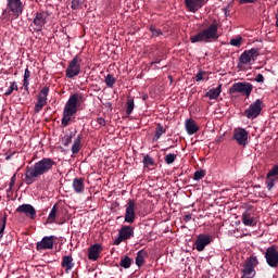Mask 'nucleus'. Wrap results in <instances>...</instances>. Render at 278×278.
<instances>
[{
  "instance_id": "45",
  "label": "nucleus",
  "mask_w": 278,
  "mask_h": 278,
  "mask_svg": "<svg viewBox=\"0 0 278 278\" xmlns=\"http://www.w3.org/2000/svg\"><path fill=\"white\" fill-rule=\"evenodd\" d=\"M255 81L257 84H264V75L257 74L256 77H255Z\"/></svg>"
},
{
  "instance_id": "8",
  "label": "nucleus",
  "mask_w": 278,
  "mask_h": 278,
  "mask_svg": "<svg viewBox=\"0 0 278 278\" xmlns=\"http://www.w3.org/2000/svg\"><path fill=\"white\" fill-rule=\"evenodd\" d=\"M257 264H260L257 256H250L247 258L243 264V269L241 270V273H243L241 278H254L256 275L255 266H257Z\"/></svg>"
},
{
  "instance_id": "52",
  "label": "nucleus",
  "mask_w": 278,
  "mask_h": 278,
  "mask_svg": "<svg viewBox=\"0 0 278 278\" xmlns=\"http://www.w3.org/2000/svg\"><path fill=\"white\" fill-rule=\"evenodd\" d=\"M14 184H16V182H13L12 180L10 181V184H9L10 190H12V188H14Z\"/></svg>"
},
{
  "instance_id": "17",
  "label": "nucleus",
  "mask_w": 278,
  "mask_h": 278,
  "mask_svg": "<svg viewBox=\"0 0 278 278\" xmlns=\"http://www.w3.org/2000/svg\"><path fill=\"white\" fill-rule=\"evenodd\" d=\"M33 25H35V31H42V28L47 25V13L37 12L33 20Z\"/></svg>"
},
{
  "instance_id": "32",
  "label": "nucleus",
  "mask_w": 278,
  "mask_h": 278,
  "mask_svg": "<svg viewBox=\"0 0 278 278\" xmlns=\"http://www.w3.org/2000/svg\"><path fill=\"white\" fill-rule=\"evenodd\" d=\"M132 262H134V261L131 260V257L125 256L124 258L121 260L119 266H121L122 268H131V263H132Z\"/></svg>"
},
{
  "instance_id": "39",
  "label": "nucleus",
  "mask_w": 278,
  "mask_h": 278,
  "mask_svg": "<svg viewBox=\"0 0 278 278\" xmlns=\"http://www.w3.org/2000/svg\"><path fill=\"white\" fill-rule=\"evenodd\" d=\"M230 45L232 46V47H241V45H242V37H238V38H236V39H230Z\"/></svg>"
},
{
  "instance_id": "31",
  "label": "nucleus",
  "mask_w": 278,
  "mask_h": 278,
  "mask_svg": "<svg viewBox=\"0 0 278 278\" xmlns=\"http://www.w3.org/2000/svg\"><path fill=\"white\" fill-rule=\"evenodd\" d=\"M104 83L108 88H114V85L116 84V78L112 74H108L105 76Z\"/></svg>"
},
{
  "instance_id": "47",
  "label": "nucleus",
  "mask_w": 278,
  "mask_h": 278,
  "mask_svg": "<svg viewBox=\"0 0 278 278\" xmlns=\"http://www.w3.org/2000/svg\"><path fill=\"white\" fill-rule=\"evenodd\" d=\"M184 220L185 223H190V220H192V214L185 215Z\"/></svg>"
},
{
  "instance_id": "29",
  "label": "nucleus",
  "mask_w": 278,
  "mask_h": 278,
  "mask_svg": "<svg viewBox=\"0 0 278 278\" xmlns=\"http://www.w3.org/2000/svg\"><path fill=\"white\" fill-rule=\"evenodd\" d=\"M55 218H58V204H54L51 208L47 218V223L53 224L55 223Z\"/></svg>"
},
{
  "instance_id": "21",
  "label": "nucleus",
  "mask_w": 278,
  "mask_h": 278,
  "mask_svg": "<svg viewBox=\"0 0 278 278\" xmlns=\"http://www.w3.org/2000/svg\"><path fill=\"white\" fill-rule=\"evenodd\" d=\"M61 266L62 268H65V273L66 275H68L71 273V270H73V268H75V263L73 262V256L71 255H64L61 262Z\"/></svg>"
},
{
  "instance_id": "42",
  "label": "nucleus",
  "mask_w": 278,
  "mask_h": 278,
  "mask_svg": "<svg viewBox=\"0 0 278 278\" xmlns=\"http://www.w3.org/2000/svg\"><path fill=\"white\" fill-rule=\"evenodd\" d=\"M29 77H31V72L29 71V67H26L25 72H24L23 81H29Z\"/></svg>"
},
{
  "instance_id": "9",
  "label": "nucleus",
  "mask_w": 278,
  "mask_h": 278,
  "mask_svg": "<svg viewBox=\"0 0 278 278\" xmlns=\"http://www.w3.org/2000/svg\"><path fill=\"white\" fill-rule=\"evenodd\" d=\"M262 105H264V102L261 99H256L253 103L250 104V106L244 111V114L247 118L255 119L260 114H262Z\"/></svg>"
},
{
  "instance_id": "16",
  "label": "nucleus",
  "mask_w": 278,
  "mask_h": 278,
  "mask_svg": "<svg viewBox=\"0 0 278 278\" xmlns=\"http://www.w3.org/2000/svg\"><path fill=\"white\" fill-rule=\"evenodd\" d=\"M212 243V237L210 235L201 233L197 237V240L194 241V247L199 253L201 251H205V247Z\"/></svg>"
},
{
  "instance_id": "36",
  "label": "nucleus",
  "mask_w": 278,
  "mask_h": 278,
  "mask_svg": "<svg viewBox=\"0 0 278 278\" xmlns=\"http://www.w3.org/2000/svg\"><path fill=\"white\" fill-rule=\"evenodd\" d=\"M61 142L64 147H68L71 142H73V135H65L62 139Z\"/></svg>"
},
{
  "instance_id": "22",
  "label": "nucleus",
  "mask_w": 278,
  "mask_h": 278,
  "mask_svg": "<svg viewBox=\"0 0 278 278\" xmlns=\"http://www.w3.org/2000/svg\"><path fill=\"white\" fill-rule=\"evenodd\" d=\"M185 129L188 136H194V134L199 131V126L197 125V122H194V119L189 118L185 122Z\"/></svg>"
},
{
  "instance_id": "15",
  "label": "nucleus",
  "mask_w": 278,
  "mask_h": 278,
  "mask_svg": "<svg viewBox=\"0 0 278 278\" xmlns=\"http://www.w3.org/2000/svg\"><path fill=\"white\" fill-rule=\"evenodd\" d=\"M55 243V236L43 237L41 241L36 243L37 251H49L53 249V244Z\"/></svg>"
},
{
  "instance_id": "10",
  "label": "nucleus",
  "mask_w": 278,
  "mask_h": 278,
  "mask_svg": "<svg viewBox=\"0 0 278 278\" xmlns=\"http://www.w3.org/2000/svg\"><path fill=\"white\" fill-rule=\"evenodd\" d=\"M131 238H134V227L123 226L118 231V237L114 240V244L118 247L121 242H125V240H131Z\"/></svg>"
},
{
  "instance_id": "38",
  "label": "nucleus",
  "mask_w": 278,
  "mask_h": 278,
  "mask_svg": "<svg viewBox=\"0 0 278 278\" xmlns=\"http://www.w3.org/2000/svg\"><path fill=\"white\" fill-rule=\"evenodd\" d=\"M202 177H205V172L204 170L194 172V174H193L194 181H201Z\"/></svg>"
},
{
  "instance_id": "7",
  "label": "nucleus",
  "mask_w": 278,
  "mask_h": 278,
  "mask_svg": "<svg viewBox=\"0 0 278 278\" xmlns=\"http://www.w3.org/2000/svg\"><path fill=\"white\" fill-rule=\"evenodd\" d=\"M253 92V85L251 83L242 81V83H235L229 88V94H243V97H247L249 99L251 97V93Z\"/></svg>"
},
{
  "instance_id": "18",
  "label": "nucleus",
  "mask_w": 278,
  "mask_h": 278,
  "mask_svg": "<svg viewBox=\"0 0 278 278\" xmlns=\"http://www.w3.org/2000/svg\"><path fill=\"white\" fill-rule=\"evenodd\" d=\"M207 3V0H185V5L189 12L193 14L199 12Z\"/></svg>"
},
{
  "instance_id": "5",
  "label": "nucleus",
  "mask_w": 278,
  "mask_h": 278,
  "mask_svg": "<svg viewBox=\"0 0 278 278\" xmlns=\"http://www.w3.org/2000/svg\"><path fill=\"white\" fill-rule=\"evenodd\" d=\"M260 55L257 48L244 50L239 56L237 68H244V66H251L255 64V58Z\"/></svg>"
},
{
  "instance_id": "27",
  "label": "nucleus",
  "mask_w": 278,
  "mask_h": 278,
  "mask_svg": "<svg viewBox=\"0 0 278 278\" xmlns=\"http://www.w3.org/2000/svg\"><path fill=\"white\" fill-rule=\"evenodd\" d=\"M166 134V129L162 124H157L155 128L154 136L152 138V141L157 142L160 138H162V135Z\"/></svg>"
},
{
  "instance_id": "6",
  "label": "nucleus",
  "mask_w": 278,
  "mask_h": 278,
  "mask_svg": "<svg viewBox=\"0 0 278 278\" xmlns=\"http://www.w3.org/2000/svg\"><path fill=\"white\" fill-rule=\"evenodd\" d=\"M81 73V59L78 55H75L73 60L70 61L66 70H65V77L67 79H73L79 76Z\"/></svg>"
},
{
  "instance_id": "48",
  "label": "nucleus",
  "mask_w": 278,
  "mask_h": 278,
  "mask_svg": "<svg viewBox=\"0 0 278 278\" xmlns=\"http://www.w3.org/2000/svg\"><path fill=\"white\" fill-rule=\"evenodd\" d=\"M162 62V60H154L152 63H151V66H154V68H160L157 67L155 64H160Z\"/></svg>"
},
{
  "instance_id": "19",
  "label": "nucleus",
  "mask_w": 278,
  "mask_h": 278,
  "mask_svg": "<svg viewBox=\"0 0 278 278\" xmlns=\"http://www.w3.org/2000/svg\"><path fill=\"white\" fill-rule=\"evenodd\" d=\"M18 214H25L30 220L36 219V208L31 204H22L16 208Z\"/></svg>"
},
{
  "instance_id": "3",
  "label": "nucleus",
  "mask_w": 278,
  "mask_h": 278,
  "mask_svg": "<svg viewBox=\"0 0 278 278\" xmlns=\"http://www.w3.org/2000/svg\"><path fill=\"white\" fill-rule=\"evenodd\" d=\"M213 40H218V24L216 22L190 37L192 45L197 42H212Z\"/></svg>"
},
{
  "instance_id": "14",
  "label": "nucleus",
  "mask_w": 278,
  "mask_h": 278,
  "mask_svg": "<svg viewBox=\"0 0 278 278\" xmlns=\"http://www.w3.org/2000/svg\"><path fill=\"white\" fill-rule=\"evenodd\" d=\"M47 97H49V87H43L37 97V103L35 104V113L38 114L45 105H47Z\"/></svg>"
},
{
  "instance_id": "44",
  "label": "nucleus",
  "mask_w": 278,
  "mask_h": 278,
  "mask_svg": "<svg viewBox=\"0 0 278 278\" xmlns=\"http://www.w3.org/2000/svg\"><path fill=\"white\" fill-rule=\"evenodd\" d=\"M97 123H98V125H100V127H105V125H106L105 118H103V117H98Z\"/></svg>"
},
{
  "instance_id": "26",
  "label": "nucleus",
  "mask_w": 278,
  "mask_h": 278,
  "mask_svg": "<svg viewBox=\"0 0 278 278\" xmlns=\"http://www.w3.org/2000/svg\"><path fill=\"white\" fill-rule=\"evenodd\" d=\"M81 138H84V135L79 134L73 142L71 151L74 155H76V153H79V150L81 149Z\"/></svg>"
},
{
  "instance_id": "12",
  "label": "nucleus",
  "mask_w": 278,
  "mask_h": 278,
  "mask_svg": "<svg viewBox=\"0 0 278 278\" xmlns=\"http://www.w3.org/2000/svg\"><path fill=\"white\" fill-rule=\"evenodd\" d=\"M233 140H236L239 147H247L249 144V131L244 128H235Z\"/></svg>"
},
{
  "instance_id": "46",
  "label": "nucleus",
  "mask_w": 278,
  "mask_h": 278,
  "mask_svg": "<svg viewBox=\"0 0 278 278\" xmlns=\"http://www.w3.org/2000/svg\"><path fill=\"white\" fill-rule=\"evenodd\" d=\"M240 5H244L245 3H257V0H239Z\"/></svg>"
},
{
  "instance_id": "23",
  "label": "nucleus",
  "mask_w": 278,
  "mask_h": 278,
  "mask_svg": "<svg viewBox=\"0 0 278 278\" xmlns=\"http://www.w3.org/2000/svg\"><path fill=\"white\" fill-rule=\"evenodd\" d=\"M241 220L245 227H255V225H257L255 217L251 216V211H244Z\"/></svg>"
},
{
  "instance_id": "2",
  "label": "nucleus",
  "mask_w": 278,
  "mask_h": 278,
  "mask_svg": "<svg viewBox=\"0 0 278 278\" xmlns=\"http://www.w3.org/2000/svg\"><path fill=\"white\" fill-rule=\"evenodd\" d=\"M79 99H84L83 93L72 94L65 103L63 109V117L61 119L62 127H68L71 118L77 113V108H79Z\"/></svg>"
},
{
  "instance_id": "51",
  "label": "nucleus",
  "mask_w": 278,
  "mask_h": 278,
  "mask_svg": "<svg viewBox=\"0 0 278 278\" xmlns=\"http://www.w3.org/2000/svg\"><path fill=\"white\" fill-rule=\"evenodd\" d=\"M11 181H13V182L16 184V174H14V175L11 177Z\"/></svg>"
},
{
  "instance_id": "41",
  "label": "nucleus",
  "mask_w": 278,
  "mask_h": 278,
  "mask_svg": "<svg viewBox=\"0 0 278 278\" xmlns=\"http://www.w3.org/2000/svg\"><path fill=\"white\" fill-rule=\"evenodd\" d=\"M275 186V179L274 178H267V181H266V188L267 190H273Z\"/></svg>"
},
{
  "instance_id": "4",
  "label": "nucleus",
  "mask_w": 278,
  "mask_h": 278,
  "mask_svg": "<svg viewBox=\"0 0 278 278\" xmlns=\"http://www.w3.org/2000/svg\"><path fill=\"white\" fill-rule=\"evenodd\" d=\"M7 8L2 11L1 15L4 21H10L11 16L12 21L18 18L23 14V10H25L21 0H7Z\"/></svg>"
},
{
  "instance_id": "20",
  "label": "nucleus",
  "mask_w": 278,
  "mask_h": 278,
  "mask_svg": "<svg viewBox=\"0 0 278 278\" xmlns=\"http://www.w3.org/2000/svg\"><path fill=\"white\" fill-rule=\"evenodd\" d=\"M101 251H103V248L101 247V244L96 243L91 245L88 250V260H92V262H97V260H99V253H101Z\"/></svg>"
},
{
  "instance_id": "13",
  "label": "nucleus",
  "mask_w": 278,
  "mask_h": 278,
  "mask_svg": "<svg viewBox=\"0 0 278 278\" xmlns=\"http://www.w3.org/2000/svg\"><path fill=\"white\" fill-rule=\"evenodd\" d=\"M124 223H129L130 225L136 223V201L131 199L128 200V203L126 205Z\"/></svg>"
},
{
  "instance_id": "50",
  "label": "nucleus",
  "mask_w": 278,
  "mask_h": 278,
  "mask_svg": "<svg viewBox=\"0 0 278 278\" xmlns=\"http://www.w3.org/2000/svg\"><path fill=\"white\" fill-rule=\"evenodd\" d=\"M14 153H16V152H13V153H5V160L7 161H10V160H12V155H14Z\"/></svg>"
},
{
  "instance_id": "35",
  "label": "nucleus",
  "mask_w": 278,
  "mask_h": 278,
  "mask_svg": "<svg viewBox=\"0 0 278 278\" xmlns=\"http://www.w3.org/2000/svg\"><path fill=\"white\" fill-rule=\"evenodd\" d=\"M150 31L152 34V38H159V36H163L164 33H162V29L156 28L154 26H150Z\"/></svg>"
},
{
  "instance_id": "34",
  "label": "nucleus",
  "mask_w": 278,
  "mask_h": 278,
  "mask_svg": "<svg viewBox=\"0 0 278 278\" xmlns=\"http://www.w3.org/2000/svg\"><path fill=\"white\" fill-rule=\"evenodd\" d=\"M134 98H128L127 99V108H126V114L127 116H130L131 112H134Z\"/></svg>"
},
{
  "instance_id": "30",
  "label": "nucleus",
  "mask_w": 278,
  "mask_h": 278,
  "mask_svg": "<svg viewBox=\"0 0 278 278\" xmlns=\"http://www.w3.org/2000/svg\"><path fill=\"white\" fill-rule=\"evenodd\" d=\"M142 164H143L144 168H149V166H155V161L153 160V157H151V155L146 154L143 156Z\"/></svg>"
},
{
  "instance_id": "37",
  "label": "nucleus",
  "mask_w": 278,
  "mask_h": 278,
  "mask_svg": "<svg viewBox=\"0 0 278 278\" xmlns=\"http://www.w3.org/2000/svg\"><path fill=\"white\" fill-rule=\"evenodd\" d=\"M177 160V154L169 153L165 156V163L170 165Z\"/></svg>"
},
{
  "instance_id": "43",
  "label": "nucleus",
  "mask_w": 278,
  "mask_h": 278,
  "mask_svg": "<svg viewBox=\"0 0 278 278\" xmlns=\"http://www.w3.org/2000/svg\"><path fill=\"white\" fill-rule=\"evenodd\" d=\"M205 74V72H203V70H200L197 75H195V81H203V75Z\"/></svg>"
},
{
  "instance_id": "25",
  "label": "nucleus",
  "mask_w": 278,
  "mask_h": 278,
  "mask_svg": "<svg viewBox=\"0 0 278 278\" xmlns=\"http://www.w3.org/2000/svg\"><path fill=\"white\" fill-rule=\"evenodd\" d=\"M223 92V85H218L217 88L210 89L204 97H207L211 100L218 99Z\"/></svg>"
},
{
  "instance_id": "33",
  "label": "nucleus",
  "mask_w": 278,
  "mask_h": 278,
  "mask_svg": "<svg viewBox=\"0 0 278 278\" xmlns=\"http://www.w3.org/2000/svg\"><path fill=\"white\" fill-rule=\"evenodd\" d=\"M18 91V85L16 84V81H12L10 87L8 88V90L4 92V97H10V94H12V92Z\"/></svg>"
},
{
  "instance_id": "49",
  "label": "nucleus",
  "mask_w": 278,
  "mask_h": 278,
  "mask_svg": "<svg viewBox=\"0 0 278 278\" xmlns=\"http://www.w3.org/2000/svg\"><path fill=\"white\" fill-rule=\"evenodd\" d=\"M23 87L26 90V92L29 91V81H23Z\"/></svg>"
},
{
  "instance_id": "11",
  "label": "nucleus",
  "mask_w": 278,
  "mask_h": 278,
  "mask_svg": "<svg viewBox=\"0 0 278 278\" xmlns=\"http://www.w3.org/2000/svg\"><path fill=\"white\" fill-rule=\"evenodd\" d=\"M265 260L270 268H277L278 266V250L275 245L266 249Z\"/></svg>"
},
{
  "instance_id": "1",
  "label": "nucleus",
  "mask_w": 278,
  "mask_h": 278,
  "mask_svg": "<svg viewBox=\"0 0 278 278\" xmlns=\"http://www.w3.org/2000/svg\"><path fill=\"white\" fill-rule=\"evenodd\" d=\"M53 166H55V161L51 157H43L34 165L27 166L24 179L25 184L31 186L38 177L47 175V173L53 170Z\"/></svg>"
},
{
  "instance_id": "54",
  "label": "nucleus",
  "mask_w": 278,
  "mask_h": 278,
  "mask_svg": "<svg viewBox=\"0 0 278 278\" xmlns=\"http://www.w3.org/2000/svg\"><path fill=\"white\" fill-rule=\"evenodd\" d=\"M12 189H10V187L7 189V192H10Z\"/></svg>"
},
{
  "instance_id": "53",
  "label": "nucleus",
  "mask_w": 278,
  "mask_h": 278,
  "mask_svg": "<svg viewBox=\"0 0 278 278\" xmlns=\"http://www.w3.org/2000/svg\"><path fill=\"white\" fill-rule=\"evenodd\" d=\"M224 12H225V14H226V16H227V12H229V9H228V8H225V9H224Z\"/></svg>"
},
{
  "instance_id": "24",
  "label": "nucleus",
  "mask_w": 278,
  "mask_h": 278,
  "mask_svg": "<svg viewBox=\"0 0 278 278\" xmlns=\"http://www.w3.org/2000/svg\"><path fill=\"white\" fill-rule=\"evenodd\" d=\"M72 188L76 194H84L86 186L84 185V178H74L72 182Z\"/></svg>"
},
{
  "instance_id": "28",
  "label": "nucleus",
  "mask_w": 278,
  "mask_h": 278,
  "mask_svg": "<svg viewBox=\"0 0 278 278\" xmlns=\"http://www.w3.org/2000/svg\"><path fill=\"white\" fill-rule=\"evenodd\" d=\"M149 254L146 252V250H140L137 253V256L135 258L136 265L138 266V268H140V266H142V264H144V257H147Z\"/></svg>"
},
{
  "instance_id": "40",
  "label": "nucleus",
  "mask_w": 278,
  "mask_h": 278,
  "mask_svg": "<svg viewBox=\"0 0 278 278\" xmlns=\"http://www.w3.org/2000/svg\"><path fill=\"white\" fill-rule=\"evenodd\" d=\"M81 3H84V0H72V10H79Z\"/></svg>"
}]
</instances>
